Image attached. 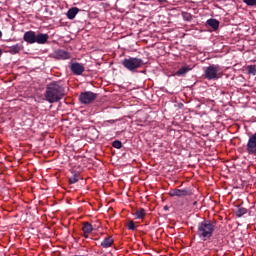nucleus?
<instances>
[{"label": "nucleus", "mask_w": 256, "mask_h": 256, "mask_svg": "<svg viewBox=\"0 0 256 256\" xmlns=\"http://www.w3.org/2000/svg\"><path fill=\"white\" fill-rule=\"evenodd\" d=\"M247 71H248L249 75H256V67H255V65H249L247 67Z\"/></svg>", "instance_id": "4be33fe9"}, {"label": "nucleus", "mask_w": 256, "mask_h": 256, "mask_svg": "<svg viewBox=\"0 0 256 256\" xmlns=\"http://www.w3.org/2000/svg\"><path fill=\"white\" fill-rule=\"evenodd\" d=\"M145 215H147V212L143 208H140L135 212L136 219H144Z\"/></svg>", "instance_id": "6ab92c4d"}, {"label": "nucleus", "mask_w": 256, "mask_h": 256, "mask_svg": "<svg viewBox=\"0 0 256 256\" xmlns=\"http://www.w3.org/2000/svg\"><path fill=\"white\" fill-rule=\"evenodd\" d=\"M1 55H3V50H1V48H0V57H1Z\"/></svg>", "instance_id": "c85d7f7f"}, {"label": "nucleus", "mask_w": 256, "mask_h": 256, "mask_svg": "<svg viewBox=\"0 0 256 256\" xmlns=\"http://www.w3.org/2000/svg\"><path fill=\"white\" fill-rule=\"evenodd\" d=\"M213 233H215V222L204 219L198 223L196 234L201 241H209L213 237Z\"/></svg>", "instance_id": "f03ea898"}, {"label": "nucleus", "mask_w": 256, "mask_h": 256, "mask_svg": "<svg viewBox=\"0 0 256 256\" xmlns=\"http://www.w3.org/2000/svg\"><path fill=\"white\" fill-rule=\"evenodd\" d=\"M189 71H191V68L189 65H184L181 68L178 69V71L176 72L177 77H181L183 75H187V73H189Z\"/></svg>", "instance_id": "dca6fc26"}, {"label": "nucleus", "mask_w": 256, "mask_h": 256, "mask_svg": "<svg viewBox=\"0 0 256 256\" xmlns=\"http://www.w3.org/2000/svg\"><path fill=\"white\" fill-rule=\"evenodd\" d=\"M112 146L114 147V149H121V147H123V143H121V141L119 140H115L112 143Z\"/></svg>", "instance_id": "5701e85b"}, {"label": "nucleus", "mask_w": 256, "mask_h": 256, "mask_svg": "<svg viewBox=\"0 0 256 256\" xmlns=\"http://www.w3.org/2000/svg\"><path fill=\"white\" fill-rule=\"evenodd\" d=\"M246 153L256 156V133L249 136L246 144Z\"/></svg>", "instance_id": "423d86ee"}, {"label": "nucleus", "mask_w": 256, "mask_h": 256, "mask_svg": "<svg viewBox=\"0 0 256 256\" xmlns=\"http://www.w3.org/2000/svg\"><path fill=\"white\" fill-rule=\"evenodd\" d=\"M36 32L35 31H27L23 35V40L28 43V45H33L35 44V39H36Z\"/></svg>", "instance_id": "1a4fd4ad"}, {"label": "nucleus", "mask_w": 256, "mask_h": 256, "mask_svg": "<svg viewBox=\"0 0 256 256\" xmlns=\"http://www.w3.org/2000/svg\"><path fill=\"white\" fill-rule=\"evenodd\" d=\"M170 197H189L193 195V191L189 188L184 189H172L169 192Z\"/></svg>", "instance_id": "0eeeda50"}, {"label": "nucleus", "mask_w": 256, "mask_h": 256, "mask_svg": "<svg viewBox=\"0 0 256 256\" xmlns=\"http://www.w3.org/2000/svg\"><path fill=\"white\" fill-rule=\"evenodd\" d=\"M121 63L128 71H135V69H139L143 65V60L141 58L131 57L122 60Z\"/></svg>", "instance_id": "7ed1b4c3"}, {"label": "nucleus", "mask_w": 256, "mask_h": 256, "mask_svg": "<svg viewBox=\"0 0 256 256\" xmlns=\"http://www.w3.org/2000/svg\"><path fill=\"white\" fill-rule=\"evenodd\" d=\"M49 41V34L38 33L36 34L35 43L38 45H45Z\"/></svg>", "instance_id": "9b49d317"}, {"label": "nucleus", "mask_w": 256, "mask_h": 256, "mask_svg": "<svg viewBox=\"0 0 256 256\" xmlns=\"http://www.w3.org/2000/svg\"><path fill=\"white\" fill-rule=\"evenodd\" d=\"M77 13H79V8L72 7L68 10L66 15L68 19L73 20L75 17H77Z\"/></svg>", "instance_id": "2eb2a0df"}, {"label": "nucleus", "mask_w": 256, "mask_h": 256, "mask_svg": "<svg viewBox=\"0 0 256 256\" xmlns=\"http://www.w3.org/2000/svg\"><path fill=\"white\" fill-rule=\"evenodd\" d=\"M111 245H113V238L111 236L105 238L101 242V247H103L104 249H108V247H111Z\"/></svg>", "instance_id": "f3484780"}, {"label": "nucleus", "mask_w": 256, "mask_h": 256, "mask_svg": "<svg viewBox=\"0 0 256 256\" xmlns=\"http://www.w3.org/2000/svg\"><path fill=\"white\" fill-rule=\"evenodd\" d=\"M54 59L66 61L67 59H71V53L63 49H58L54 51Z\"/></svg>", "instance_id": "6e6552de"}, {"label": "nucleus", "mask_w": 256, "mask_h": 256, "mask_svg": "<svg viewBox=\"0 0 256 256\" xmlns=\"http://www.w3.org/2000/svg\"><path fill=\"white\" fill-rule=\"evenodd\" d=\"M44 97L48 103H59L65 97V87L57 81L50 82L46 85Z\"/></svg>", "instance_id": "f257e3e1"}, {"label": "nucleus", "mask_w": 256, "mask_h": 256, "mask_svg": "<svg viewBox=\"0 0 256 256\" xmlns=\"http://www.w3.org/2000/svg\"><path fill=\"white\" fill-rule=\"evenodd\" d=\"M247 210L243 206H238L237 209L235 210V215L236 217H243V215H246Z\"/></svg>", "instance_id": "a211bd4d"}, {"label": "nucleus", "mask_w": 256, "mask_h": 256, "mask_svg": "<svg viewBox=\"0 0 256 256\" xmlns=\"http://www.w3.org/2000/svg\"><path fill=\"white\" fill-rule=\"evenodd\" d=\"M82 231L84 233V237H86V238L89 237V233H91L93 231V225H91V223H89V222H84Z\"/></svg>", "instance_id": "4468645a"}, {"label": "nucleus", "mask_w": 256, "mask_h": 256, "mask_svg": "<svg viewBox=\"0 0 256 256\" xmlns=\"http://www.w3.org/2000/svg\"><path fill=\"white\" fill-rule=\"evenodd\" d=\"M219 20L215 19V18H210L206 21V25H208V27H211V29H213V31H217V29H219Z\"/></svg>", "instance_id": "f8f14e48"}, {"label": "nucleus", "mask_w": 256, "mask_h": 256, "mask_svg": "<svg viewBox=\"0 0 256 256\" xmlns=\"http://www.w3.org/2000/svg\"><path fill=\"white\" fill-rule=\"evenodd\" d=\"M1 37H3V32H1V30H0V39H1Z\"/></svg>", "instance_id": "cd10ccee"}, {"label": "nucleus", "mask_w": 256, "mask_h": 256, "mask_svg": "<svg viewBox=\"0 0 256 256\" xmlns=\"http://www.w3.org/2000/svg\"><path fill=\"white\" fill-rule=\"evenodd\" d=\"M164 211H169V206H164Z\"/></svg>", "instance_id": "bb28decb"}, {"label": "nucleus", "mask_w": 256, "mask_h": 256, "mask_svg": "<svg viewBox=\"0 0 256 256\" xmlns=\"http://www.w3.org/2000/svg\"><path fill=\"white\" fill-rule=\"evenodd\" d=\"M71 71L74 75H83L85 67L79 62H75L71 64Z\"/></svg>", "instance_id": "9d476101"}, {"label": "nucleus", "mask_w": 256, "mask_h": 256, "mask_svg": "<svg viewBox=\"0 0 256 256\" xmlns=\"http://www.w3.org/2000/svg\"><path fill=\"white\" fill-rule=\"evenodd\" d=\"M127 228H128L130 231H135V229H137V226H135V222L130 221V222H128V224H127Z\"/></svg>", "instance_id": "393cba45"}, {"label": "nucleus", "mask_w": 256, "mask_h": 256, "mask_svg": "<svg viewBox=\"0 0 256 256\" xmlns=\"http://www.w3.org/2000/svg\"><path fill=\"white\" fill-rule=\"evenodd\" d=\"M22 50H23V45L15 44L13 46H10L8 53H10V55H17V53H21Z\"/></svg>", "instance_id": "ddd939ff"}, {"label": "nucleus", "mask_w": 256, "mask_h": 256, "mask_svg": "<svg viewBox=\"0 0 256 256\" xmlns=\"http://www.w3.org/2000/svg\"><path fill=\"white\" fill-rule=\"evenodd\" d=\"M181 15H182V19H184V21H188V22L193 21V16L191 15V13L182 12Z\"/></svg>", "instance_id": "412c9836"}, {"label": "nucleus", "mask_w": 256, "mask_h": 256, "mask_svg": "<svg viewBox=\"0 0 256 256\" xmlns=\"http://www.w3.org/2000/svg\"><path fill=\"white\" fill-rule=\"evenodd\" d=\"M158 3H167V0H158Z\"/></svg>", "instance_id": "a878e982"}, {"label": "nucleus", "mask_w": 256, "mask_h": 256, "mask_svg": "<svg viewBox=\"0 0 256 256\" xmlns=\"http://www.w3.org/2000/svg\"><path fill=\"white\" fill-rule=\"evenodd\" d=\"M243 3L248 5L249 7H255L256 5V0H243Z\"/></svg>", "instance_id": "b1692460"}, {"label": "nucleus", "mask_w": 256, "mask_h": 256, "mask_svg": "<svg viewBox=\"0 0 256 256\" xmlns=\"http://www.w3.org/2000/svg\"><path fill=\"white\" fill-rule=\"evenodd\" d=\"M220 66L219 65H210L206 68L204 75L208 81H213L215 79H219L217 73H219Z\"/></svg>", "instance_id": "39448f33"}, {"label": "nucleus", "mask_w": 256, "mask_h": 256, "mask_svg": "<svg viewBox=\"0 0 256 256\" xmlns=\"http://www.w3.org/2000/svg\"><path fill=\"white\" fill-rule=\"evenodd\" d=\"M193 205H197V201H194V202H193Z\"/></svg>", "instance_id": "c756f323"}, {"label": "nucleus", "mask_w": 256, "mask_h": 256, "mask_svg": "<svg viewBox=\"0 0 256 256\" xmlns=\"http://www.w3.org/2000/svg\"><path fill=\"white\" fill-rule=\"evenodd\" d=\"M80 175L81 174L79 172H74V174L69 178L70 185H74V183H77L79 181Z\"/></svg>", "instance_id": "aec40b11"}, {"label": "nucleus", "mask_w": 256, "mask_h": 256, "mask_svg": "<svg viewBox=\"0 0 256 256\" xmlns=\"http://www.w3.org/2000/svg\"><path fill=\"white\" fill-rule=\"evenodd\" d=\"M97 99V94L91 91L82 92L79 95V101L82 105H90Z\"/></svg>", "instance_id": "20e7f679"}]
</instances>
